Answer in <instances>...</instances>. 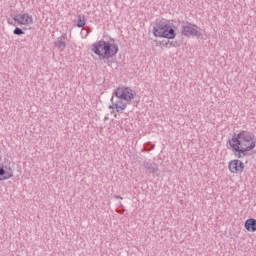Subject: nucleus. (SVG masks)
Here are the masks:
<instances>
[{"label": "nucleus", "mask_w": 256, "mask_h": 256, "mask_svg": "<svg viewBox=\"0 0 256 256\" xmlns=\"http://www.w3.org/2000/svg\"><path fill=\"white\" fill-rule=\"evenodd\" d=\"M114 95L120 96V99H123L128 105H131V101L135 99L137 92L130 87H118L114 91Z\"/></svg>", "instance_id": "nucleus-5"}, {"label": "nucleus", "mask_w": 256, "mask_h": 256, "mask_svg": "<svg viewBox=\"0 0 256 256\" xmlns=\"http://www.w3.org/2000/svg\"><path fill=\"white\" fill-rule=\"evenodd\" d=\"M65 41H67V33H63L60 37H58L54 42V45L60 51H65V47H67V43H65Z\"/></svg>", "instance_id": "nucleus-11"}, {"label": "nucleus", "mask_w": 256, "mask_h": 256, "mask_svg": "<svg viewBox=\"0 0 256 256\" xmlns=\"http://www.w3.org/2000/svg\"><path fill=\"white\" fill-rule=\"evenodd\" d=\"M127 105H129L123 98H120L119 95H115V92L112 93V97L110 99L109 109L112 110L111 113H123L125 109H127Z\"/></svg>", "instance_id": "nucleus-4"}, {"label": "nucleus", "mask_w": 256, "mask_h": 256, "mask_svg": "<svg viewBox=\"0 0 256 256\" xmlns=\"http://www.w3.org/2000/svg\"><path fill=\"white\" fill-rule=\"evenodd\" d=\"M12 19L18 25H33V16L29 15V13L15 14Z\"/></svg>", "instance_id": "nucleus-8"}, {"label": "nucleus", "mask_w": 256, "mask_h": 256, "mask_svg": "<svg viewBox=\"0 0 256 256\" xmlns=\"http://www.w3.org/2000/svg\"><path fill=\"white\" fill-rule=\"evenodd\" d=\"M153 34L154 37H162L164 39H175L177 36L175 29L171 27V24L165 22L164 20L156 22V25L153 28Z\"/></svg>", "instance_id": "nucleus-3"}, {"label": "nucleus", "mask_w": 256, "mask_h": 256, "mask_svg": "<svg viewBox=\"0 0 256 256\" xmlns=\"http://www.w3.org/2000/svg\"><path fill=\"white\" fill-rule=\"evenodd\" d=\"M145 149H146V151H153V149H155V145H152V147L149 149H147V148H145Z\"/></svg>", "instance_id": "nucleus-15"}, {"label": "nucleus", "mask_w": 256, "mask_h": 256, "mask_svg": "<svg viewBox=\"0 0 256 256\" xmlns=\"http://www.w3.org/2000/svg\"><path fill=\"white\" fill-rule=\"evenodd\" d=\"M143 167L146 169V171H148V173L155 174L157 171H159V165L151 160H145L143 162Z\"/></svg>", "instance_id": "nucleus-10"}, {"label": "nucleus", "mask_w": 256, "mask_h": 256, "mask_svg": "<svg viewBox=\"0 0 256 256\" xmlns=\"http://www.w3.org/2000/svg\"><path fill=\"white\" fill-rule=\"evenodd\" d=\"M93 47L92 51L95 55H99V57L104 59H111V57H115L119 53V46L117 44L105 40L96 42Z\"/></svg>", "instance_id": "nucleus-2"}, {"label": "nucleus", "mask_w": 256, "mask_h": 256, "mask_svg": "<svg viewBox=\"0 0 256 256\" xmlns=\"http://www.w3.org/2000/svg\"><path fill=\"white\" fill-rule=\"evenodd\" d=\"M8 23H10V25H13V22H11V21H9V20H8Z\"/></svg>", "instance_id": "nucleus-17"}, {"label": "nucleus", "mask_w": 256, "mask_h": 256, "mask_svg": "<svg viewBox=\"0 0 256 256\" xmlns=\"http://www.w3.org/2000/svg\"><path fill=\"white\" fill-rule=\"evenodd\" d=\"M197 28V25L186 22V25L182 26V35L184 37H201V32Z\"/></svg>", "instance_id": "nucleus-7"}, {"label": "nucleus", "mask_w": 256, "mask_h": 256, "mask_svg": "<svg viewBox=\"0 0 256 256\" xmlns=\"http://www.w3.org/2000/svg\"><path fill=\"white\" fill-rule=\"evenodd\" d=\"M245 229L250 233H255L256 231V220L254 218H250L245 222Z\"/></svg>", "instance_id": "nucleus-12"}, {"label": "nucleus", "mask_w": 256, "mask_h": 256, "mask_svg": "<svg viewBox=\"0 0 256 256\" xmlns=\"http://www.w3.org/2000/svg\"><path fill=\"white\" fill-rule=\"evenodd\" d=\"M85 23H87V20H85V17H78L77 27H85Z\"/></svg>", "instance_id": "nucleus-13"}, {"label": "nucleus", "mask_w": 256, "mask_h": 256, "mask_svg": "<svg viewBox=\"0 0 256 256\" xmlns=\"http://www.w3.org/2000/svg\"><path fill=\"white\" fill-rule=\"evenodd\" d=\"M13 177V168H11V162H0V181H7Z\"/></svg>", "instance_id": "nucleus-6"}, {"label": "nucleus", "mask_w": 256, "mask_h": 256, "mask_svg": "<svg viewBox=\"0 0 256 256\" xmlns=\"http://www.w3.org/2000/svg\"><path fill=\"white\" fill-rule=\"evenodd\" d=\"M13 33H14V35H25V32L21 28H19V27H16L13 30Z\"/></svg>", "instance_id": "nucleus-14"}, {"label": "nucleus", "mask_w": 256, "mask_h": 256, "mask_svg": "<svg viewBox=\"0 0 256 256\" xmlns=\"http://www.w3.org/2000/svg\"><path fill=\"white\" fill-rule=\"evenodd\" d=\"M228 145L231 147L237 159H243V157H247L248 151H253V148L256 146V141L253 138V134L242 131L238 134H234L228 141Z\"/></svg>", "instance_id": "nucleus-1"}, {"label": "nucleus", "mask_w": 256, "mask_h": 256, "mask_svg": "<svg viewBox=\"0 0 256 256\" xmlns=\"http://www.w3.org/2000/svg\"><path fill=\"white\" fill-rule=\"evenodd\" d=\"M147 145H151V142H148Z\"/></svg>", "instance_id": "nucleus-18"}, {"label": "nucleus", "mask_w": 256, "mask_h": 256, "mask_svg": "<svg viewBox=\"0 0 256 256\" xmlns=\"http://www.w3.org/2000/svg\"><path fill=\"white\" fill-rule=\"evenodd\" d=\"M114 197L115 199H123V197H120L119 195H115Z\"/></svg>", "instance_id": "nucleus-16"}, {"label": "nucleus", "mask_w": 256, "mask_h": 256, "mask_svg": "<svg viewBox=\"0 0 256 256\" xmlns=\"http://www.w3.org/2000/svg\"><path fill=\"white\" fill-rule=\"evenodd\" d=\"M228 169L231 173H243L245 164L241 160H232L228 164Z\"/></svg>", "instance_id": "nucleus-9"}]
</instances>
